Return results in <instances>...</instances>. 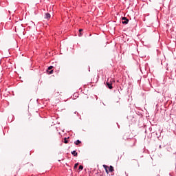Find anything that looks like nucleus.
I'll return each mask as SVG.
<instances>
[{
  "instance_id": "nucleus-9",
  "label": "nucleus",
  "mask_w": 176,
  "mask_h": 176,
  "mask_svg": "<svg viewBox=\"0 0 176 176\" xmlns=\"http://www.w3.org/2000/svg\"><path fill=\"white\" fill-rule=\"evenodd\" d=\"M82 31H83V29H80L79 30V32H80L79 36H82Z\"/></svg>"
},
{
  "instance_id": "nucleus-3",
  "label": "nucleus",
  "mask_w": 176,
  "mask_h": 176,
  "mask_svg": "<svg viewBox=\"0 0 176 176\" xmlns=\"http://www.w3.org/2000/svg\"><path fill=\"white\" fill-rule=\"evenodd\" d=\"M51 15L49 12L45 13L44 19L46 20H50Z\"/></svg>"
},
{
  "instance_id": "nucleus-10",
  "label": "nucleus",
  "mask_w": 176,
  "mask_h": 176,
  "mask_svg": "<svg viewBox=\"0 0 176 176\" xmlns=\"http://www.w3.org/2000/svg\"><path fill=\"white\" fill-rule=\"evenodd\" d=\"M78 166H79L78 163L75 164V165H74V170L78 168Z\"/></svg>"
},
{
  "instance_id": "nucleus-12",
  "label": "nucleus",
  "mask_w": 176,
  "mask_h": 176,
  "mask_svg": "<svg viewBox=\"0 0 176 176\" xmlns=\"http://www.w3.org/2000/svg\"><path fill=\"white\" fill-rule=\"evenodd\" d=\"M79 170H83V166L80 165V166H79Z\"/></svg>"
},
{
  "instance_id": "nucleus-1",
  "label": "nucleus",
  "mask_w": 176,
  "mask_h": 176,
  "mask_svg": "<svg viewBox=\"0 0 176 176\" xmlns=\"http://www.w3.org/2000/svg\"><path fill=\"white\" fill-rule=\"evenodd\" d=\"M122 24H129V19L126 17H122Z\"/></svg>"
},
{
  "instance_id": "nucleus-6",
  "label": "nucleus",
  "mask_w": 176,
  "mask_h": 176,
  "mask_svg": "<svg viewBox=\"0 0 176 176\" xmlns=\"http://www.w3.org/2000/svg\"><path fill=\"white\" fill-rule=\"evenodd\" d=\"M109 170L110 171V173H113V171L115 170L113 169V166H110L109 167Z\"/></svg>"
},
{
  "instance_id": "nucleus-11",
  "label": "nucleus",
  "mask_w": 176,
  "mask_h": 176,
  "mask_svg": "<svg viewBox=\"0 0 176 176\" xmlns=\"http://www.w3.org/2000/svg\"><path fill=\"white\" fill-rule=\"evenodd\" d=\"M64 142L65 144H68V140H67V138H65Z\"/></svg>"
},
{
  "instance_id": "nucleus-2",
  "label": "nucleus",
  "mask_w": 176,
  "mask_h": 176,
  "mask_svg": "<svg viewBox=\"0 0 176 176\" xmlns=\"http://www.w3.org/2000/svg\"><path fill=\"white\" fill-rule=\"evenodd\" d=\"M53 68V66H50L47 69V72L49 74V75H52L53 74V70H51Z\"/></svg>"
},
{
  "instance_id": "nucleus-5",
  "label": "nucleus",
  "mask_w": 176,
  "mask_h": 176,
  "mask_svg": "<svg viewBox=\"0 0 176 176\" xmlns=\"http://www.w3.org/2000/svg\"><path fill=\"white\" fill-rule=\"evenodd\" d=\"M107 87H109V89H113L112 83H111V82H109V81L107 82Z\"/></svg>"
},
{
  "instance_id": "nucleus-8",
  "label": "nucleus",
  "mask_w": 176,
  "mask_h": 176,
  "mask_svg": "<svg viewBox=\"0 0 176 176\" xmlns=\"http://www.w3.org/2000/svg\"><path fill=\"white\" fill-rule=\"evenodd\" d=\"M74 144H76V145H79V144H82V142H80L79 140H78L77 141H76L74 142Z\"/></svg>"
},
{
  "instance_id": "nucleus-7",
  "label": "nucleus",
  "mask_w": 176,
  "mask_h": 176,
  "mask_svg": "<svg viewBox=\"0 0 176 176\" xmlns=\"http://www.w3.org/2000/svg\"><path fill=\"white\" fill-rule=\"evenodd\" d=\"M72 155H74V156H78V153L76 152V151H73L72 152Z\"/></svg>"
},
{
  "instance_id": "nucleus-4",
  "label": "nucleus",
  "mask_w": 176,
  "mask_h": 176,
  "mask_svg": "<svg viewBox=\"0 0 176 176\" xmlns=\"http://www.w3.org/2000/svg\"><path fill=\"white\" fill-rule=\"evenodd\" d=\"M103 168H104L107 174H109V172L108 171V168H109V166L107 165H103Z\"/></svg>"
}]
</instances>
